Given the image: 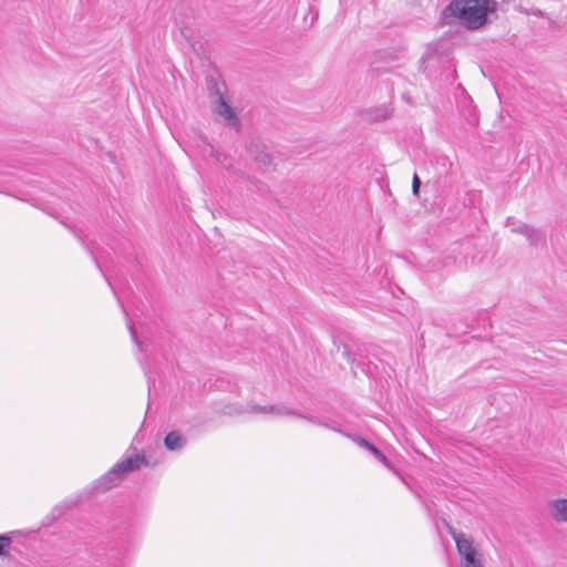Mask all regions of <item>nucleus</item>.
I'll use <instances>...</instances> for the list:
<instances>
[{
    "instance_id": "nucleus-15",
    "label": "nucleus",
    "mask_w": 567,
    "mask_h": 567,
    "mask_svg": "<svg viewBox=\"0 0 567 567\" xmlns=\"http://www.w3.org/2000/svg\"><path fill=\"white\" fill-rule=\"evenodd\" d=\"M518 10L525 14H533L536 17H543V12L539 9H533L532 11H528L527 9L519 7Z\"/></svg>"
},
{
    "instance_id": "nucleus-16",
    "label": "nucleus",
    "mask_w": 567,
    "mask_h": 567,
    "mask_svg": "<svg viewBox=\"0 0 567 567\" xmlns=\"http://www.w3.org/2000/svg\"><path fill=\"white\" fill-rule=\"evenodd\" d=\"M298 417L305 419L313 424L323 425L318 419L313 416L302 415L301 413H299Z\"/></svg>"
},
{
    "instance_id": "nucleus-10",
    "label": "nucleus",
    "mask_w": 567,
    "mask_h": 567,
    "mask_svg": "<svg viewBox=\"0 0 567 567\" xmlns=\"http://www.w3.org/2000/svg\"><path fill=\"white\" fill-rule=\"evenodd\" d=\"M354 441L358 445H360V446L369 450V452L373 453L384 465L389 466V461L385 457V455L380 450H378L374 445H372L370 442H368L365 439L357 437Z\"/></svg>"
},
{
    "instance_id": "nucleus-8",
    "label": "nucleus",
    "mask_w": 567,
    "mask_h": 567,
    "mask_svg": "<svg viewBox=\"0 0 567 567\" xmlns=\"http://www.w3.org/2000/svg\"><path fill=\"white\" fill-rule=\"evenodd\" d=\"M252 410L255 412L270 413L277 416L299 415V412L281 405L254 406Z\"/></svg>"
},
{
    "instance_id": "nucleus-1",
    "label": "nucleus",
    "mask_w": 567,
    "mask_h": 567,
    "mask_svg": "<svg viewBox=\"0 0 567 567\" xmlns=\"http://www.w3.org/2000/svg\"><path fill=\"white\" fill-rule=\"evenodd\" d=\"M496 2L492 0H453L444 14L457 18L468 29H478L486 23L487 14L494 12Z\"/></svg>"
},
{
    "instance_id": "nucleus-3",
    "label": "nucleus",
    "mask_w": 567,
    "mask_h": 567,
    "mask_svg": "<svg viewBox=\"0 0 567 567\" xmlns=\"http://www.w3.org/2000/svg\"><path fill=\"white\" fill-rule=\"evenodd\" d=\"M212 112L217 116L226 126L236 131L240 127V121L236 111L229 105L228 101L223 94L217 92L210 102Z\"/></svg>"
},
{
    "instance_id": "nucleus-14",
    "label": "nucleus",
    "mask_w": 567,
    "mask_h": 567,
    "mask_svg": "<svg viewBox=\"0 0 567 567\" xmlns=\"http://www.w3.org/2000/svg\"><path fill=\"white\" fill-rule=\"evenodd\" d=\"M420 186H421V181H420L419 176L416 174H414L413 181H412L413 195L419 196Z\"/></svg>"
},
{
    "instance_id": "nucleus-17",
    "label": "nucleus",
    "mask_w": 567,
    "mask_h": 567,
    "mask_svg": "<svg viewBox=\"0 0 567 567\" xmlns=\"http://www.w3.org/2000/svg\"><path fill=\"white\" fill-rule=\"evenodd\" d=\"M130 331H131V334H132L133 340H134L135 342H137V341H136L135 332H134V330H133V328H132L131 326H130Z\"/></svg>"
},
{
    "instance_id": "nucleus-6",
    "label": "nucleus",
    "mask_w": 567,
    "mask_h": 567,
    "mask_svg": "<svg viewBox=\"0 0 567 567\" xmlns=\"http://www.w3.org/2000/svg\"><path fill=\"white\" fill-rule=\"evenodd\" d=\"M549 517L556 524H567V498H554L547 503Z\"/></svg>"
},
{
    "instance_id": "nucleus-7",
    "label": "nucleus",
    "mask_w": 567,
    "mask_h": 567,
    "mask_svg": "<svg viewBox=\"0 0 567 567\" xmlns=\"http://www.w3.org/2000/svg\"><path fill=\"white\" fill-rule=\"evenodd\" d=\"M249 152L251 158L261 173H269L275 171L276 165L274 163V158L268 152L259 148L258 146H255L254 148L251 147Z\"/></svg>"
},
{
    "instance_id": "nucleus-4",
    "label": "nucleus",
    "mask_w": 567,
    "mask_h": 567,
    "mask_svg": "<svg viewBox=\"0 0 567 567\" xmlns=\"http://www.w3.org/2000/svg\"><path fill=\"white\" fill-rule=\"evenodd\" d=\"M451 535L455 540L461 561H471L481 557L476 547L474 546L472 537L464 533H456L454 530H451Z\"/></svg>"
},
{
    "instance_id": "nucleus-9",
    "label": "nucleus",
    "mask_w": 567,
    "mask_h": 567,
    "mask_svg": "<svg viewBox=\"0 0 567 567\" xmlns=\"http://www.w3.org/2000/svg\"><path fill=\"white\" fill-rule=\"evenodd\" d=\"M165 446L171 451H177L185 446L186 440L176 431L169 432L164 439Z\"/></svg>"
},
{
    "instance_id": "nucleus-2",
    "label": "nucleus",
    "mask_w": 567,
    "mask_h": 567,
    "mask_svg": "<svg viewBox=\"0 0 567 567\" xmlns=\"http://www.w3.org/2000/svg\"><path fill=\"white\" fill-rule=\"evenodd\" d=\"M146 462L142 454H134L117 462L107 473L94 482V488L99 492H106L118 486L125 475L140 468Z\"/></svg>"
},
{
    "instance_id": "nucleus-13",
    "label": "nucleus",
    "mask_w": 567,
    "mask_h": 567,
    "mask_svg": "<svg viewBox=\"0 0 567 567\" xmlns=\"http://www.w3.org/2000/svg\"><path fill=\"white\" fill-rule=\"evenodd\" d=\"M461 566L462 567H484L483 566V561H482V557L476 558V559L471 560V561H461Z\"/></svg>"
},
{
    "instance_id": "nucleus-11",
    "label": "nucleus",
    "mask_w": 567,
    "mask_h": 567,
    "mask_svg": "<svg viewBox=\"0 0 567 567\" xmlns=\"http://www.w3.org/2000/svg\"><path fill=\"white\" fill-rule=\"evenodd\" d=\"M212 156L216 159V162L221 165L226 169L233 168V162L231 158H229L227 155L220 153L219 151H213Z\"/></svg>"
},
{
    "instance_id": "nucleus-12",
    "label": "nucleus",
    "mask_w": 567,
    "mask_h": 567,
    "mask_svg": "<svg viewBox=\"0 0 567 567\" xmlns=\"http://www.w3.org/2000/svg\"><path fill=\"white\" fill-rule=\"evenodd\" d=\"M11 538L7 535H0V556L7 555V549L10 547Z\"/></svg>"
},
{
    "instance_id": "nucleus-5",
    "label": "nucleus",
    "mask_w": 567,
    "mask_h": 567,
    "mask_svg": "<svg viewBox=\"0 0 567 567\" xmlns=\"http://www.w3.org/2000/svg\"><path fill=\"white\" fill-rule=\"evenodd\" d=\"M507 226L513 233L525 236L532 246H539L545 243L543 231L530 225L509 218Z\"/></svg>"
}]
</instances>
